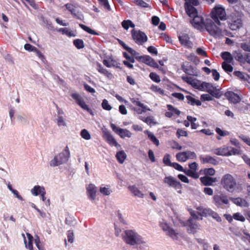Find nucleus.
Masks as SVG:
<instances>
[{
  "mask_svg": "<svg viewBox=\"0 0 250 250\" xmlns=\"http://www.w3.org/2000/svg\"><path fill=\"white\" fill-rule=\"evenodd\" d=\"M186 12L190 18H193L190 23L195 28L200 30L206 29L211 35L216 38L229 35L227 30L212 24L210 18L203 14H199L197 9L193 6H188L186 8Z\"/></svg>",
  "mask_w": 250,
  "mask_h": 250,
  "instance_id": "f257e3e1",
  "label": "nucleus"
},
{
  "mask_svg": "<svg viewBox=\"0 0 250 250\" xmlns=\"http://www.w3.org/2000/svg\"><path fill=\"white\" fill-rule=\"evenodd\" d=\"M123 241L131 246L138 247L140 249H145L148 247L146 239L133 229H127L122 234Z\"/></svg>",
  "mask_w": 250,
  "mask_h": 250,
  "instance_id": "f03ea898",
  "label": "nucleus"
},
{
  "mask_svg": "<svg viewBox=\"0 0 250 250\" xmlns=\"http://www.w3.org/2000/svg\"><path fill=\"white\" fill-rule=\"evenodd\" d=\"M212 23L221 26L220 21L226 20V13L225 8L221 5H217L212 9L211 12Z\"/></svg>",
  "mask_w": 250,
  "mask_h": 250,
  "instance_id": "7ed1b4c3",
  "label": "nucleus"
},
{
  "mask_svg": "<svg viewBox=\"0 0 250 250\" xmlns=\"http://www.w3.org/2000/svg\"><path fill=\"white\" fill-rule=\"evenodd\" d=\"M220 183L223 188L229 192H233L237 188L236 179L232 175L229 173L222 176Z\"/></svg>",
  "mask_w": 250,
  "mask_h": 250,
  "instance_id": "20e7f679",
  "label": "nucleus"
},
{
  "mask_svg": "<svg viewBox=\"0 0 250 250\" xmlns=\"http://www.w3.org/2000/svg\"><path fill=\"white\" fill-rule=\"evenodd\" d=\"M70 155L69 148L66 146L61 153L55 156L53 159L50 161V166L54 167L66 163L68 160Z\"/></svg>",
  "mask_w": 250,
  "mask_h": 250,
  "instance_id": "39448f33",
  "label": "nucleus"
},
{
  "mask_svg": "<svg viewBox=\"0 0 250 250\" xmlns=\"http://www.w3.org/2000/svg\"><path fill=\"white\" fill-rule=\"evenodd\" d=\"M211 151L213 154L222 156H229L240 154L238 149L227 145L214 148Z\"/></svg>",
  "mask_w": 250,
  "mask_h": 250,
  "instance_id": "423d86ee",
  "label": "nucleus"
},
{
  "mask_svg": "<svg viewBox=\"0 0 250 250\" xmlns=\"http://www.w3.org/2000/svg\"><path fill=\"white\" fill-rule=\"evenodd\" d=\"M159 225L166 234L172 239L177 240L182 237V233L171 228L166 220L162 219L159 222Z\"/></svg>",
  "mask_w": 250,
  "mask_h": 250,
  "instance_id": "0eeeda50",
  "label": "nucleus"
},
{
  "mask_svg": "<svg viewBox=\"0 0 250 250\" xmlns=\"http://www.w3.org/2000/svg\"><path fill=\"white\" fill-rule=\"evenodd\" d=\"M229 25L232 30L239 29L242 26L241 15L239 13H233L229 20Z\"/></svg>",
  "mask_w": 250,
  "mask_h": 250,
  "instance_id": "6e6552de",
  "label": "nucleus"
},
{
  "mask_svg": "<svg viewBox=\"0 0 250 250\" xmlns=\"http://www.w3.org/2000/svg\"><path fill=\"white\" fill-rule=\"evenodd\" d=\"M197 213L202 216H211L213 219L218 222H221L222 220L219 215L209 208H204L200 206L196 208Z\"/></svg>",
  "mask_w": 250,
  "mask_h": 250,
  "instance_id": "1a4fd4ad",
  "label": "nucleus"
},
{
  "mask_svg": "<svg viewBox=\"0 0 250 250\" xmlns=\"http://www.w3.org/2000/svg\"><path fill=\"white\" fill-rule=\"evenodd\" d=\"M57 114L56 116L55 123L60 127H64L67 126L66 116L63 110L57 105H56Z\"/></svg>",
  "mask_w": 250,
  "mask_h": 250,
  "instance_id": "9d476101",
  "label": "nucleus"
},
{
  "mask_svg": "<svg viewBox=\"0 0 250 250\" xmlns=\"http://www.w3.org/2000/svg\"><path fill=\"white\" fill-rule=\"evenodd\" d=\"M131 36L134 41L139 45H143L147 41V36L140 30H132Z\"/></svg>",
  "mask_w": 250,
  "mask_h": 250,
  "instance_id": "9b49d317",
  "label": "nucleus"
},
{
  "mask_svg": "<svg viewBox=\"0 0 250 250\" xmlns=\"http://www.w3.org/2000/svg\"><path fill=\"white\" fill-rule=\"evenodd\" d=\"M71 96L73 100H75L76 103L83 110H86L89 113L92 112L91 109L89 108L88 105L86 104L83 98L79 93L72 92L71 94Z\"/></svg>",
  "mask_w": 250,
  "mask_h": 250,
  "instance_id": "f8f14e48",
  "label": "nucleus"
},
{
  "mask_svg": "<svg viewBox=\"0 0 250 250\" xmlns=\"http://www.w3.org/2000/svg\"><path fill=\"white\" fill-rule=\"evenodd\" d=\"M131 102L135 105L136 107H133L132 109L138 114H141L146 111H150V109L147 106L142 104L138 99L132 98L131 99Z\"/></svg>",
  "mask_w": 250,
  "mask_h": 250,
  "instance_id": "ddd939ff",
  "label": "nucleus"
},
{
  "mask_svg": "<svg viewBox=\"0 0 250 250\" xmlns=\"http://www.w3.org/2000/svg\"><path fill=\"white\" fill-rule=\"evenodd\" d=\"M183 79L188 83L190 84L193 87L200 91L204 90V82H201L191 77H183Z\"/></svg>",
  "mask_w": 250,
  "mask_h": 250,
  "instance_id": "4468645a",
  "label": "nucleus"
},
{
  "mask_svg": "<svg viewBox=\"0 0 250 250\" xmlns=\"http://www.w3.org/2000/svg\"><path fill=\"white\" fill-rule=\"evenodd\" d=\"M102 131L103 137L109 145L117 147L120 146L113 135L106 128H103Z\"/></svg>",
  "mask_w": 250,
  "mask_h": 250,
  "instance_id": "2eb2a0df",
  "label": "nucleus"
},
{
  "mask_svg": "<svg viewBox=\"0 0 250 250\" xmlns=\"http://www.w3.org/2000/svg\"><path fill=\"white\" fill-rule=\"evenodd\" d=\"M163 181L168 187H172L175 189H181L182 188L180 182L172 176H166Z\"/></svg>",
  "mask_w": 250,
  "mask_h": 250,
  "instance_id": "dca6fc26",
  "label": "nucleus"
},
{
  "mask_svg": "<svg viewBox=\"0 0 250 250\" xmlns=\"http://www.w3.org/2000/svg\"><path fill=\"white\" fill-rule=\"evenodd\" d=\"M110 127L112 130L122 139L130 138L132 136V133L126 129L119 128L114 124H111Z\"/></svg>",
  "mask_w": 250,
  "mask_h": 250,
  "instance_id": "f3484780",
  "label": "nucleus"
},
{
  "mask_svg": "<svg viewBox=\"0 0 250 250\" xmlns=\"http://www.w3.org/2000/svg\"><path fill=\"white\" fill-rule=\"evenodd\" d=\"M139 60L146 65L155 68L159 67V65L155 60L148 55H144L139 57Z\"/></svg>",
  "mask_w": 250,
  "mask_h": 250,
  "instance_id": "a211bd4d",
  "label": "nucleus"
},
{
  "mask_svg": "<svg viewBox=\"0 0 250 250\" xmlns=\"http://www.w3.org/2000/svg\"><path fill=\"white\" fill-rule=\"evenodd\" d=\"M204 90L202 91H206L209 93L212 96L217 97L219 95L218 89L212 83L204 82Z\"/></svg>",
  "mask_w": 250,
  "mask_h": 250,
  "instance_id": "6ab92c4d",
  "label": "nucleus"
},
{
  "mask_svg": "<svg viewBox=\"0 0 250 250\" xmlns=\"http://www.w3.org/2000/svg\"><path fill=\"white\" fill-rule=\"evenodd\" d=\"M86 193L88 198L91 201H94L96 199L97 188L95 185L90 184L86 188Z\"/></svg>",
  "mask_w": 250,
  "mask_h": 250,
  "instance_id": "aec40b11",
  "label": "nucleus"
},
{
  "mask_svg": "<svg viewBox=\"0 0 250 250\" xmlns=\"http://www.w3.org/2000/svg\"><path fill=\"white\" fill-rule=\"evenodd\" d=\"M186 226L188 227V230L192 233H195L200 229V226L193 219H189L187 222Z\"/></svg>",
  "mask_w": 250,
  "mask_h": 250,
  "instance_id": "412c9836",
  "label": "nucleus"
},
{
  "mask_svg": "<svg viewBox=\"0 0 250 250\" xmlns=\"http://www.w3.org/2000/svg\"><path fill=\"white\" fill-rule=\"evenodd\" d=\"M21 235L23 238L25 248L29 250H33V237L29 233H26V236L24 233H22Z\"/></svg>",
  "mask_w": 250,
  "mask_h": 250,
  "instance_id": "4be33fe9",
  "label": "nucleus"
},
{
  "mask_svg": "<svg viewBox=\"0 0 250 250\" xmlns=\"http://www.w3.org/2000/svg\"><path fill=\"white\" fill-rule=\"evenodd\" d=\"M179 40L180 43L187 48H191L192 46V43L189 40L188 36L186 34H182L179 36Z\"/></svg>",
  "mask_w": 250,
  "mask_h": 250,
  "instance_id": "5701e85b",
  "label": "nucleus"
},
{
  "mask_svg": "<svg viewBox=\"0 0 250 250\" xmlns=\"http://www.w3.org/2000/svg\"><path fill=\"white\" fill-rule=\"evenodd\" d=\"M128 189L133 196L139 198H144L145 194L135 185L129 186Z\"/></svg>",
  "mask_w": 250,
  "mask_h": 250,
  "instance_id": "b1692460",
  "label": "nucleus"
},
{
  "mask_svg": "<svg viewBox=\"0 0 250 250\" xmlns=\"http://www.w3.org/2000/svg\"><path fill=\"white\" fill-rule=\"evenodd\" d=\"M225 96L229 101L233 104H237L241 101L240 97L232 91H229L225 93Z\"/></svg>",
  "mask_w": 250,
  "mask_h": 250,
  "instance_id": "393cba45",
  "label": "nucleus"
},
{
  "mask_svg": "<svg viewBox=\"0 0 250 250\" xmlns=\"http://www.w3.org/2000/svg\"><path fill=\"white\" fill-rule=\"evenodd\" d=\"M97 70L99 73L104 75L108 79L111 80L113 79V75L108 70L104 68V67H103L102 65L99 63H97Z\"/></svg>",
  "mask_w": 250,
  "mask_h": 250,
  "instance_id": "a878e982",
  "label": "nucleus"
},
{
  "mask_svg": "<svg viewBox=\"0 0 250 250\" xmlns=\"http://www.w3.org/2000/svg\"><path fill=\"white\" fill-rule=\"evenodd\" d=\"M103 63L105 66L108 68H110L112 67L120 68V64L111 58L104 60Z\"/></svg>",
  "mask_w": 250,
  "mask_h": 250,
  "instance_id": "bb28decb",
  "label": "nucleus"
},
{
  "mask_svg": "<svg viewBox=\"0 0 250 250\" xmlns=\"http://www.w3.org/2000/svg\"><path fill=\"white\" fill-rule=\"evenodd\" d=\"M45 191V190L43 187L37 185L35 186L31 189L30 192L33 196H37L43 193Z\"/></svg>",
  "mask_w": 250,
  "mask_h": 250,
  "instance_id": "cd10ccee",
  "label": "nucleus"
},
{
  "mask_svg": "<svg viewBox=\"0 0 250 250\" xmlns=\"http://www.w3.org/2000/svg\"><path fill=\"white\" fill-rule=\"evenodd\" d=\"M201 183L205 186H211L216 181V178H213L207 176L201 177L200 179Z\"/></svg>",
  "mask_w": 250,
  "mask_h": 250,
  "instance_id": "c85d7f7f",
  "label": "nucleus"
},
{
  "mask_svg": "<svg viewBox=\"0 0 250 250\" xmlns=\"http://www.w3.org/2000/svg\"><path fill=\"white\" fill-rule=\"evenodd\" d=\"M200 158L201 162L203 164L208 163L213 165H215L217 164L216 160L213 157L210 156H201Z\"/></svg>",
  "mask_w": 250,
  "mask_h": 250,
  "instance_id": "c756f323",
  "label": "nucleus"
},
{
  "mask_svg": "<svg viewBox=\"0 0 250 250\" xmlns=\"http://www.w3.org/2000/svg\"><path fill=\"white\" fill-rule=\"evenodd\" d=\"M63 7H65V8L68 10L71 14L74 16V17H77L78 19H81V18L79 16H78L77 10H76V7L75 5L72 4V3H67L65 4Z\"/></svg>",
  "mask_w": 250,
  "mask_h": 250,
  "instance_id": "7c9ffc66",
  "label": "nucleus"
},
{
  "mask_svg": "<svg viewBox=\"0 0 250 250\" xmlns=\"http://www.w3.org/2000/svg\"><path fill=\"white\" fill-rule=\"evenodd\" d=\"M99 191L102 195L105 196L109 195L110 193L112 192V190L110 188V187L108 185L101 186L100 187Z\"/></svg>",
  "mask_w": 250,
  "mask_h": 250,
  "instance_id": "2f4dec72",
  "label": "nucleus"
},
{
  "mask_svg": "<svg viewBox=\"0 0 250 250\" xmlns=\"http://www.w3.org/2000/svg\"><path fill=\"white\" fill-rule=\"evenodd\" d=\"M139 119L150 126L154 125L157 124V122L155 121L154 117L152 116H148L146 118L140 116Z\"/></svg>",
  "mask_w": 250,
  "mask_h": 250,
  "instance_id": "473e14b6",
  "label": "nucleus"
},
{
  "mask_svg": "<svg viewBox=\"0 0 250 250\" xmlns=\"http://www.w3.org/2000/svg\"><path fill=\"white\" fill-rule=\"evenodd\" d=\"M126 156V154L124 150L118 151L116 155V158L120 164H123L124 162Z\"/></svg>",
  "mask_w": 250,
  "mask_h": 250,
  "instance_id": "72a5a7b5",
  "label": "nucleus"
},
{
  "mask_svg": "<svg viewBox=\"0 0 250 250\" xmlns=\"http://www.w3.org/2000/svg\"><path fill=\"white\" fill-rule=\"evenodd\" d=\"M221 57L228 63H232L233 61V55L229 52H224L221 54Z\"/></svg>",
  "mask_w": 250,
  "mask_h": 250,
  "instance_id": "f704fd0d",
  "label": "nucleus"
},
{
  "mask_svg": "<svg viewBox=\"0 0 250 250\" xmlns=\"http://www.w3.org/2000/svg\"><path fill=\"white\" fill-rule=\"evenodd\" d=\"M233 203L237 206L240 207L248 206L247 202L244 200L240 198H236L232 199Z\"/></svg>",
  "mask_w": 250,
  "mask_h": 250,
  "instance_id": "c9c22d12",
  "label": "nucleus"
},
{
  "mask_svg": "<svg viewBox=\"0 0 250 250\" xmlns=\"http://www.w3.org/2000/svg\"><path fill=\"white\" fill-rule=\"evenodd\" d=\"M145 133H146L147 136L148 138L157 146H158L159 145V140L156 138V137L154 136V134L152 133L151 132L146 130L145 131Z\"/></svg>",
  "mask_w": 250,
  "mask_h": 250,
  "instance_id": "e433bc0d",
  "label": "nucleus"
},
{
  "mask_svg": "<svg viewBox=\"0 0 250 250\" xmlns=\"http://www.w3.org/2000/svg\"><path fill=\"white\" fill-rule=\"evenodd\" d=\"M186 98L188 102L191 105H196L198 106L201 105V102L199 100L195 99L191 96L188 95L186 96Z\"/></svg>",
  "mask_w": 250,
  "mask_h": 250,
  "instance_id": "4c0bfd02",
  "label": "nucleus"
},
{
  "mask_svg": "<svg viewBox=\"0 0 250 250\" xmlns=\"http://www.w3.org/2000/svg\"><path fill=\"white\" fill-rule=\"evenodd\" d=\"M233 58L240 62H245V57H243L242 53L238 51H234L232 53Z\"/></svg>",
  "mask_w": 250,
  "mask_h": 250,
  "instance_id": "58836bf2",
  "label": "nucleus"
},
{
  "mask_svg": "<svg viewBox=\"0 0 250 250\" xmlns=\"http://www.w3.org/2000/svg\"><path fill=\"white\" fill-rule=\"evenodd\" d=\"M122 27L126 30H127L129 27L134 28L135 24L130 20H124L122 22Z\"/></svg>",
  "mask_w": 250,
  "mask_h": 250,
  "instance_id": "ea45409f",
  "label": "nucleus"
},
{
  "mask_svg": "<svg viewBox=\"0 0 250 250\" xmlns=\"http://www.w3.org/2000/svg\"><path fill=\"white\" fill-rule=\"evenodd\" d=\"M187 118V120L190 122L192 129H196L198 127L199 124L196 123V121H197V119L196 118L190 116H188Z\"/></svg>",
  "mask_w": 250,
  "mask_h": 250,
  "instance_id": "a19ab883",
  "label": "nucleus"
},
{
  "mask_svg": "<svg viewBox=\"0 0 250 250\" xmlns=\"http://www.w3.org/2000/svg\"><path fill=\"white\" fill-rule=\"evenodd\" d=\"M177 161L180 162H185L187 160L185 151L178 153L176 155Z\"/></svg>",
  "mask_w": 250,
  "mask_h": 250,
  "instance_id": "79ce46f5",
  "label": "nucleus"
},
{
  "mask_svg": "<svg viewBox=\"0 0 250 250\" xmlns=\"http://www.w3.org/2000/svg\"><path fill=\"white\" fill-rule=\"evenodd\" d=\"M187 175L190 176L194 179H197L199 177V175L198 173L196 172V171L191 170H184V171Z\"/></svg>",
  "mask_w": 250,
  "mask_h": 250,
  "instance_id": "37998d69",
  "label": "nucleus"
},
{
  "mask_svg": "<svg viewBox=\"0 0 250 250\" xmlns=\"http://www.w3.org/2000/svg\"><path fill=\"white\" fill-rule=\"evenodd\" d=\"M81 137L86 140H89L91 139V135L89 132L85 129H83L81 131Z\"/></svg>",
  "mask_w": 250,
  "mask_h": 250,
  "instance_id": "c03bdc74",
  "label": "nucleus"
},
{
  "mask_svg": "<svg viewBox=\"0 0 250 250\" xmlns=\"http://www.w3.org/2000/svg\"><path fill=\"white\" fill-rule=\"evenodd\" d=\"M73 43L75 47L77 49H82L84 47V43L83 42L82 40L81 39H76L74 40Z\"/></svg>",
  "mask_w": 250,
  "mask_h": 250,
  "instance_id": "a18cd8bd",
  "label": "nucleus"
},
{
  "mask_svg": "<svg viewBox=\"0 0 250 250\" xmlns=\"http://www.w3.org/2000/svg\"><path fill=\"white\" fill-rule=\"evenodd\" d=\"M79 26L85 31L92 35H98L94 30L90 28L89 27L86 26L83 24H80Z\"/></svg>",
  "mask_w": 250,
  "mask_h": 250,
  "instance_id": "49530a36",
  "label": "nucleus"
},
{
  "mask_svg": "<svg viewBox=\"0 0 250 250\" xmlns=\"http://www.w3.org/2000/svg\"><path fill=\"white\" fill-rule=\"evenodd\" d=\"M222 66L223 69L227 72H232L233 70V67L232 66L229 64H228L226 62H224L222 63Z\"/></svg>",
  "mask_w": 250,
  "mask_h": 250,
  "instance_id": "de8ad7c7",
  "label": "nucleus"
},
{
  "mask_svg": "<svg viewBox=\"0 0 250 250\" xmlns=\"http://www.w3.org/2000/svg\"><path fill=\"white\" fill-rule=\"evenodd\" d=\"M186 1L185 3V9L188 6H197L199 4L198 0H185Z\"/></svg>",
  "mask_w": 250,
  "mask_h": 250,
  "instance_id": "09e8293b",
  "label": "nucleus"
},
{
  "mask_svg": "<svg viewBox=\"0 0 250 250\" xmlns=\"http://www.w3.org/2000/svg\"><path fill=\"white\" fill-rule=\"evenodd\" d=\"M185 152L186 153L187 160L188 159H195L197 157L196 154L193 151L188 150V151H185Z\"/></svg>",
  "mask_w": 250,
  "mask_h": 250,
  "instance_id": "8fccbe9b",
  "label": "nucleus"
},
{
  "mask_svg": "<svg viewBox=\"0 0 250 250\" xmlns=\"http://www.w3.org/2000/svg\"><path fill=\"white\" fill-rule=\"evenodd\" d=\"M149 77L153 81L156 83H158L161 81L159 76L154 72H151L149 74Z\"/></svg>",
  "mask_w": 250,
  "mask_h": 250,
  "instance_id": "3c124183",
  "label": "nucleus"
},
{
  "mask_svg": "<svg viewBox=\"0 0 250 250\" xmlns=\"http://www.w3.org/2000/svg\"><path fill=\"white\" fill-rule=\"evenodd\" d=\"M215 131L216 133L221 137H224L228 136L229 134V131L226 130H223L221 128L219 127H216L215 129Z\"/></svg>",
  "mask_w": 250,
  "mask_h": 250,
  "instance_id": "603ef678",
  "label": "nucleus"
},
{
  "mask_svg": "<svg viewBox=\"0 0 250 250\" xmlns=\"http://www.w3.org/2000/svg\"><path fill=\"white\" fill-rule=\"evenodd\" d=\"M102 106L104 110L109 111L111 110L112 107L109 104L108 102L106 99H104L102 103Z\"/></svg>",
  "mask_w": 250,
  "mask_h": 250,
  "instance_id": "864d4df0",
  "label": "nucleus"
},
{
  "mask_svg": "<svg viewBox=\"0 0 250 250\" xmlns=\"http://www.w3.org/2000/svg\"><path fill=\"white\" fill-rule=\"evenodd\" d=\"M204 173L206 175L213 176L215 174V171L213 168H205L203 170Z\"/></svg>",
  "mask_w": 250,
  "mask_h": 250,
  "instance_id": "5fc2aeb1",
  "label": "nucleus"
},
{
  "mask_svg": "<svg viewBox=\"0 0 250 250\" xmlns=\"http://www.w3.org/2000/svg\"><path fill=\"white\" fill-rule=\"evenodd\" d=\"M234 74L239 79L243 81H245L246 78L245 76L248 75L247 74L242 73L240 71H235L234 72Z\"/></svg>",
  "mask_w": 250,
  "mask_h": 250,
  "instance_id": "6e6d98bb",
  "label": "nucleus"
},
{
  "mask_svg": "<svg viewBox=\"0 0 250 250\" xmlns=\"http://www.w3.org/2000/svg\"><path fill=\"white\" fill-rule=\"evenodd\" d=\"M170 146L173 149L177 150H181L183 148V147L175 141L170 142Z\"/></svg>",
  "mask_w": 250,
  "mask_h": 250,
  "instance_id": "4d7b16f0",
  "label": "nucleus"
},
{
  "mask_svg": "<svg viewBox=\"0 0 250 250\" xmlns=\"http://www.w3.org/2000/svg\"><path fill=\"white\" fill-rule=\"evenodd\" d=\"M62 34L66 35V36L69 37L76 36L75 33L73 31H71L69 29L67 28H64V30Z\"/></svg>",
  "mask_w": 250,
  "mask_h": 250,
  "instance_id": "13d9d810",
  "label": "nucleus"
},
{
  "mask_svg": "<svg viewBox=\"0 0 250 250\" xmlns=\"http://www.w3.org/2000/svg\"><path fill=\"white\" fill-rule=\"evenodd\" d=\"M241 48L245 51L250 52V43L243 42L240 44Z\"/></svg>",
  "mask_w": 250,
  "mask_h": 250,
  "instance_id": "bf43d9fd",
  "label": "nucleus"
},
{
  "mask_svg": "<svg viewBox=\"0 0 250 250\" xmlns=\"http://www.w3.org/2000/svg\"><path fill=\"white\" fill-rule=\"evenodd\" d=\"M150 89L154 92L158 93L162 95L164 94V90L157 86L152 85L150 87Z\"/></svg>",
  "mask_w": 250,
  "mask_h": 250,
  "instance_id": "052dcab7",
  "label": "nucleus"
},
{
  "mask_svg": "<svg viewBox=\"0 0 250 250\" xmlns=\"http://www.w3.org/2000/svg\"><path fill=\"white\" fill-rule=\"evenodd\" d=\"M233 217L234 219L240 221L241 222H244L245 220V217L240 213H236L234 214Z\"/></svg>",
  "mask_w": 250,
  "mask_h": 250,
  "instance_id": "680f3d73",
  "label": "nucleus"
},
{
  "mask_svg": "<svg viewBox=\"0 0 250 250\" xmlns=\"http://www.w3.org/2000/svg\"><path fill=\"white\" fill-rule=\"evenodd\" d=\"M67 240L69 242L72 243L74 241V233L72 230H68L67 231Z\"/></svg>",
  "mask_w": 250,
  "mask_h": 250,
  "instance_id": "e2e57ef3",
  "label": "nucleus"
},
{
  "mask_svg": "<svg viewBox=\"0 0 250 250\" xmlns=\"http://www.w3.org/2000/svg\"><path fill=\"white\" fill-rule=\"evenodd\" d=\"M170 167L180 171L184 172L185 170L183 167L177 163H172Z\"/></svg>",
  "mask_w": 250,
  "mask_h": 250,
  "instance_id": "0e129e2a",
  "label": "nucleus"
},
{
  "mask_svg": "<svg viewBox=\"0 0 250 250\" xmlns=\"http://www.w3.org/2000/svg\"><path fill=\"white\" fill-rule=\"evenodd\" d=\"M176 134L178 138H180L181 136L186 137L188 136L187 132L181 129H178Z\"/></svg>",
  "mask_w": 250,
  "mask_h": 250,
  "instance_id": "69168bd1",
  "label": "nucleus"
},
{
  "mask_svg": "<svg viewBox=\"0 0 250 250\" xmlns=\"http://www.w3.org/2000/svg\"><path fill=\"white\" fill-rule=\"evenodd\" d=\"M163 162L167 166H170L171 163L170 161V155L169 154L166 155L163 158Z\"/></svg>",
  "mask_w": 250,
  "mask_h": 250,
  "instance_id": "338daca9",
  "label": "nucleus"
},
{
  "mask_svg": "<svg viewBox=\"0 0 250 250\" xmlns=\"http://www.w3.org/2000/svg\"><path fill=\"white\" fill-rule=\"evenodd\" d=\"M198 241L199 243L202 245L203 248L204 250H208L210 247L209 244L203 240L198 239Z\"/></svg>",
  "mask_w": 250,
  "mask_h": 250,
  "instance_id": "774afa93",
  "label": "nucleus"
}]
</instances>
